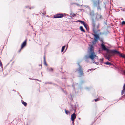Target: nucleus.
<instances>
[{
	"instance_id": "obj_22",
	"label": "nucleus",
	"mask_w": 125,
	"mask_h": 125,
	"mask_svg": "<svg viewBox=\"0 0 125 125\" xmlns=\"http://www.w3.org/2000/svg\"><path fill=\"white\" fill-rule=\"evenodd\" d=\"M96 41H95V40L94 41H93L92 42L93 44H94L96 42Z\"/></svg>"
},
{
	"instance_id": "obj_27",
	"label": "nucleus",
	"mask_w": 125,
	"mask_h": 125,
	"mask_svg": "<svg viewBox=\"0 0 125 125\" xmlns=\"http://www.w3.org/2000/svg\"><path fill=\"white\" fill-rule=\"evenodd\" d=\"M85 27L86 29L87 28V25L85 23L83 24Z\"/></svg>"
},
{
	"instance_id": "obj_32",
	"label": "nucleus",
	"mask_w": 125,
	"mask_h": 125,
	"mask_svg": "<svg viewBox=\"0 0 125 125\" xmlns=\"http://www.w3.org/2000/svg\"><path fill=\"white\" fill-rule=\"evenodd\" d=\"M79 22H81L82 21H81V20H78V21Z\"/></svg>"
},
{
	"instance_id": "obj_12",
	"label": "nucleus",
	"mask_w": 125,
	"mask_h": 125,
	"mask_svg": "<svg viewBox=\"0 0 125 125\" xmlns=\"http://www.w3.org/2000/svg\"><path fill=\"white\" fill-rule=\"evenodd\" d=\"M90 15L92 18V19H94V18L95 16V14L93 12H91L90 13Z\"/></svg>"
},
{
	"instance_id": "obj_25",
	"label": "nucleus",
	"mask_w": 125,
	"mask_h": 125,
	"mask_svg": "<svg viewBox=\"0 0 125 125\" xmlns=\"http://www.w3.org/2000/svg\"><path fill=\"white\" fill-rule=\"evenodd\" d=\"M122 25H125V21H123L122 22Z\"/></svg>"
},
{
	"instance_id": "obj_34",
	"label": "nucleus",
	"mask_w": 125,
	"mask_h": 125,
	"mask_svg": "<svg viewBox=\"0 0 125 125\" xmlns=\"http://www.w3.org/2000/svg\"><path fill=\"white\" fill-rule=\"evenodd\" d=\"M0 66H2V63L1 62V63H0Z\"/></svg>"
},
{
	"instance_id": "obj_26",
	"label": "nucleus",
	"mask_w": 125,
	"mask_h": 125,
	"mask_svg": "<svg viewBox=\"0 0 125 125\" xmlns=\"http://www.w3.org/2000/svg\"><path fill=\"white\" fill-rule=\"evenodd\" d=\"M49 71H53V69L52 68H50L49 69Z\"/></svg>"
},
{
	"instance_id": "obj_13",
	"label": "nucleus",
	"mask_w": 125,
	"mask_h": 125,
	"mask_svg": "<svg viewBox=\"0 0 125 125\" xmlns=\"http://www.w3.org/2000/svg\"><path fill=\"white\" fill-rule=\"evenodd\" d=\"M102 18V16L99 14H97L95 18L96 19H97L98 20L101 19Z\"/></svg>"
},
{
	"instance_id": "obj_23",
	"label": "nucleus",
	"mask_w": 125,
	"mask_h": 125,
	"mask_svg": "<svg viewBox=\"0 0 125 125\" xmlns=\"http://www.w3.org/2000/svg\"><path fill=\"white\" fill-rule=\"evenodd\" d=\"M100 100V99L99 98H98L96 99L95 100V102H96L98 101H99V100Z\"/></svg>"
},
{
	"instance_id": "obj_11",
	"label": "nucleus",
	"mask_w": 125,
	"mask_h": 125,
	"mask_svg": "<svg viewBox=\"0 0 125 125\" xmlns=\"http://www.w3.org/2000/svg\"><path fill=\"white\" fill-rule=\"evenodd\" d=\"M90 52H94V48L93 45H91L89 49Z\"/></svg>"
},
{
	"instance_id": "obj_35",
	"label": "nucleus",
	"mask_w": 125,
	"mask_h": 125,
	"mask_svg": "<svg viewBox=\"0 0 125 125\" xmlns=\"http://www.w3.org/2000/svg\"><path fill=\"white\" fill-rule=\"evenodd\" d=\"M125 74V71H124L123 72Z\"/></svg>"
},
{
	"instance_id": "obj_6",
	"label": "nucleus",
	"mask_w": 125,
	"mask_h": 125,
	"mask_svg": "<svg viewBox=\"0 0 125 125\" xmlns=\"http://www.w3.org/2000/svg\"><path fill=\"white\" fill-rule=\"evenodd\" d=\"M64 16V15L62 13L57 14L54 15V18H62Z\"/></svg>"
},
{
	"instance_id": "obj_31",
	"label": "nucleus",
	"mask_w": 125,
	"mask_h": 125,
	"mask_svg": "<svg viewBox=\"0 0 125 125\" xmlns=\"http://www.w3.org/2000/svg\"><path fill=\"white\" fill-rule=\"evenodd\" d=\"M122 57H123L124 58H125V55H123Z\"/></svg>"
},
{
	"instance_id": "obj_24",
	"label": "nucleus",
	"mask_w": 125,
	"mask_h": 125,
	"mask_svg": "<svg viewBox=\"0 0 125 125\" xmlns=\"http://www.w3.org/2000/svg\"><path fill=\"white\" fill-rule=\"evenodd\" d=\"M123 90H125V84L123 87Z\"/></svg>"
},
{
	"instance_id": "obj_3",
	"label": "nucleus",
	"mask_w": 125,
	"mask_h": 125,
	"mask_svg": "<svg viewBox=\"0 0 125 125\" xmlns=\"http://www.w3.org/2000/svg\"><path fill=\"white\" fill-rule=\"evenodd\" d=\"M97 57V56L95 54L94 52H90L89 57L92 60H94V58L96 57Z\"/></svg>"
},
{
	"instance_id": "obj_16",
	"label": "nucleus",
	"mask_w": 125,
	"mask_h": 125,
	"mask_svg": "<svg viewBox=\"0 0 125 125\" xmlns=\"http://www.w3.org/2000/svg\"><path fill=\"white\" fill-rule=\"evenodd\" d=\"M65 113L66 114L68 115L69 113V111L68 110H66V109H65Z\"/></svg>"
},
{
	"instance_id": "obj_4",
	"label": "nucleus",
	"mask_w": 125,
	"mask_h": 125,
	"mask_svg": "<svg viewBox=\"0 0 125 125\" xmlns=\"http://www.w3.org/2000/svg\"><path fill=\"white\" fill-rule=\"evenodd\" d=\"M101 46L102 48L104 50L106 51L107 53H112V52L113 51V50H109L108 49L106 48L105 46L103 43L101 44Z\"/></svg>"
},
{
	"instance_id": "obj_21",
	"label": "nucleus",
	"mask_w": 125,
	"mask_h": 125,
	"mask_svg": "<svg viewBox=\"0 0 125 125\" xmlns=\"http://www.w3.org/2000/svg\"><path fill=\"white\" fill-rule=\"evenodd\" d=\"M44 61V65L46 66H47V64L46 63V61Z\"/></svg>"
},
{
	"instance_id": "obj_36",
	"label": "nucleus",
	"mask_w": 125,
	"mask_h": 125,
	"mask_svg": "<svg viewBox=\"0 0 125 125\" xmlns=\"http://www.w3.org/2000/svg\"><path fill=\"white\" fill-rule=\"evenodd\" d=\"M94 62H95L94 61V62H93V63H94Z\"/></svg>"
},
{
	"instance_id": "obj_14",
	"label": "nucleus",
	"mask_w": 125,
	"mask_h": 125,
	"mask_svg": "<svg viewBox=\"0 0 125 125\" xmlns=\"http://www.w3.org/2000/svg\"><path fill=\"white\" fill-rule=\"evenodd\" d=\"M80 29L81 31H82L83 32H85V31L82 26H80Z\"/></svg>"
},
{
	"instance_id": "obj_19",
	"label": "nucleus",
	"mask_w": 125,
	"mask_h": 125,
	"mask_svg": "<svg viewBox=\"0 0 125 125\" xmlns=\"http://www.w3.org/2000/svg\"><path fill=\"white\" fill-rule=\"evenodd\" d=\"M125 90H123L122 91V92H121V95H123V94H124V92H125Z\"/></svg>"
},
{
	"instance_id": "obj_1",
	"label": "nucleus",
	"mask_w": 125,
	"mask_h": 125,
	"mask_svg": "<svg viewBox=\"0 0 125 125\" xmlns=\"http://www.w3.org/2000/svg\"><path fill=\"white\" fill-rule=\"evenodd\" d=\"M92 30L93 32L96 34L100 32V30L99 29L100 24L99 23L96 24L94 19H92Z\"/></svg>"
},
{
	"instance_id": "obj_20",
	"label": "nucleus",
	"mask_w": 125,
	"mask_h": 125,
	"mask_svg": "<svg viewBox=\"0 0 125 125\" xmlns=\"http://www.w3.org/2000/svg\"><path fill=\"white\" fill-rule=\"evenodd\" d=\"M104 59L103 58H102L100 59V61L101 62H102L103 61Z\"/></svg>"
},
{
	"instance_id": "obj_15",
	"label": "nucleus",
	"mask_w": 125,
	"mask_h": 125,
	"mask_svg": "<svg viewBox=\"0 0 125 125\" xmlns=\"http://www.w3.org/2000/svg\"><path fill=\"white\" fill-rule=\"evenodd\" d=\"M22 103L25 106H27V104L26 102H24L23 101H22Z\"/></svg>"
},
{
	"instance_id": "obj_10",
	"label": "nucleus",
	"mask_w": 125,
	"mask_h": 125,
	"mask_svg": "<svg viewBox=\"0 0 125 125\" xmlns=\"http://www.w3.org/2000/svg\"><path fill=\"white\" fill-rule=\"evenodd\" d=\"M92 35L95 37L94 38V40L95 41H97V40L99 38L98 35L96 34H93Z\"/></svg>"
},
{
	"instance_id": "obj_17",
	"label": "nucleus",
	"mask_w": 125,
	"mask_h": 125,
	"mask_svg": "<svg viewBox=\"0 0 125 125\" xmlns=\"http://www.w3.org/2000/svg\"><path fill=\"white\" fill-rule=\"evenodd\" d=\"M65 47V46H64L62 47L61 51V52H62L64 50Z\"/></svg>"
},
{
	"instance_id": "obj_33",
	"label": "nucleus",
	"mask_w": 125,
	"mask_h": 125,
	"mask_svg": "<svg viewBox=\"0 0 125 125\" xmlns=\"http://www.w3.org/2000/svg\"><path fill=\"white\" fill-rule=\"evenodd\" d=\"M95 63L97 65H98L99 64V63L98 62H95Z\"/></svg>"
},
{
	"instance_id": "obj_28",
	"label": "nucleus",
	"mask_w": 125,
	"mask_h": 125,
	"mask_svg": "<svg viewBox=\"0 0 125 125\" xmlns=\"http://www.w3.org/2000/svg\"><path fill=\"white\" fill-rule=\"evenodd\" d=\"M80 23L82 24H84L85 23V22L83 21H82L81 22H80Z\"/></svg>"
},
{
	"instance_id": "obj_9",
	"label": "nucleus",
	"mask_w": 125,
	"mask_h": 125,
	"mask_svg": "<svg viewBox=\"0 0 125 125\" xmlns=\"http://www.w3.org/2000/svg\"><path fill=\"white\" fill-rule=\"evenodd\" d=\"M106 54L105 56V58L106 59H107L109 61H110L111 59L110 58V57L112 56V55L111 54H112V53H108Z\"/></svg>"
},
{
	"instance_id": "obj_2",
	"label": "nucleus",
	"mask_w": 125,
	"mask_h": 125,
	"mask_svg": "<svg viewBox=\"0 0 125 125\" xmlns=\"http://www.w3.org/2000/svg\"><path fill=\"white\" fill-rule=\"evenodd\" d=\"M78 65L79 66V68L77 69V70L78 71L80 76H83L84 73L83 72V69L82 68V66L80 65L79 63L78 64Z\"/></svg>"
},
{
	"instance_id": "obj_29",
	"label": "nucleus",
	"mask_w": 125,
	"mask_h": 125,
	"mask_svg": "<svg viewBox=\"0 0 125 125\" xmlns=\"http://www.w3.org/2000/svg\"><path fill=\"white\" fill-rule=\"evenodd\" d=\"M43 58H44V61H46V59H45V55H44V56Z\"/></svg>"
},
{
	"instance_id": "obj_5",
	"label": "nucleus",
	"mask_w": 125,
	"mask_h": 125,
	"mask_svg": "<svg viewBox=\"0 0 125 125\" xmlns=\"http://www.w3.org/2000/svg\"><path fill=\"white\" fill-rule=\"evenodd\" d=\"M112 54H119L121 57H122L123 55L122 54H121L120 52L115 50H113V51H112Z\"/></svg>"
},
{
	"instance_id": "obj_30",
	"label": "nucleus",
	"mask_w": 125,
	"mask_h": 125,
	"mask_svg": "<svg viewBox=\"0 0 125 125\" xmlns=\"http://www.w3.org/2000/svg\"><path fill=\"white\" fill-rule=\"evenodd\" d=\"M76 16V15L75 14H73L72 15V16H73V17H74V16Z\"/></svg>"
},
{
	"instance_id": "obj_8",
	"label": "nucleus",
	"mask_w": 125,
	"mask_h": 125,
	"mask_svg": "<svg viewBox=\"0 0 125 125\" xmlns=\"http://www.w3.org/2000/svg\"><path fill=\"white\" fill-rule=\"evenodd\" d=\"M76 115L75 114V113H74L71 115V120L74 122V120L76 119Z\"/></svg>"
},
{
	"instance_id": "obj_7",
	"label": "nucleus",
	"mask_w": 125,
	"mask_h": 125,
	"mask_svg": "<svg viewBox=\"0 0 125 125\" xmlns=\"http://www.w3.org/2000/svg\"><path fill=\"white\" fill-rule=\"evenodd\" d=\"M26 42L27 40H26L24 41L23 43L22 44L21 48L20 49V50L18 51V52H20L21 51V50L25 47V46L26 45Z\"/></svg>"
},
{
	"instance_id": "obj_18",
	"label": "nucleus",
	"mask_w": 125,
	"mask_h": 125,
	"mask_svg": "<svg viewBox=\"0 0 125 125\" xmlns=\"http://www.w3.org/2000/svg\"><path fill=\"white\" fill-rule=\"evenodd\" d=\"M105 64L107 65H112V64L111 63H110L109 62H106V63H105Z\"/></svg>"
}]
</instances>
